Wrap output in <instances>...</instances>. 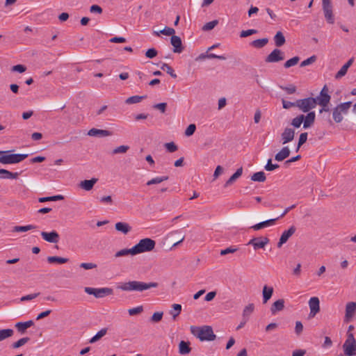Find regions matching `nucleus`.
Here are the masks:
<instances>
[{"label": "nucleus", "mask_w": 356, "mask_h": 356, "mask_svg": "<svg viewBox=\"0 0 356 356\" xmlns=\"http://www.w3.org/2000/svg\"><path fill=\"white\" fill-rule=\"evenodd\" d=\"M129 149V147L127 145H120L113 150V154H117L126 153Z\"/></svg>", "instance_id": "obj_50"}, {"label": "nucleus", "mask_w": 356, "mask_h": 356, "mask_svg": "<svg viewBox=\"0 0 356 356\" xmlns=\"http://www.w3.org/2000/svg\"><path fill=\"white\" fill-rule=\"evenodd\" d=\"M316 114L314 111L308 112L307 115H305V120H303V128L307 129L310 127L314 122Z\"/></svg>", "instance_id": "obj_22"}, {"label": "nucleus", "mask_w": 356, "mask_h": 356, "mask_svg": "<svg viewBox=\"0 0 356 356\" xmlns=\"http://www.w3.org/2000/svg\"><path fill=\"white\" fill-rule=\"evenodd\" d=\"M280 88L289 95L293 94L296 91V87L293 85H290L289 86H280Z\"/></svg>", "instance_id": "obj_58"}, {"label": "nucleus", "mask_w": 356, "mask_h": 356, "mask_svg": "<svg viewBox=\"0 0 356 356\" xmlns=\"http://www.w3.org/2000/svg\"><path fill=\"white\" fill-rule=\"evenodd\" d=\"M237 248H235L234 246H230L229 248H227L226 249H224V250H222L220 251V255L222 256H224V255H226L227 254H230V253H234L237 251Z\"/></svg>", "instance_id": "obj_57"}, {"label": "nucleus", "mask_w": 356, "mask_h": 356, "mask_svg": "<svg viewBox=\"0 0 356 356\" xmlns=\"http://www.w3.org/2000/svg\"><path fill=\"white\" fill-rule=\"evenodd\" d=\"M10 150L2 151L0 155V163L2 164L19 163L28 157L27 154H10Z\"/></svg>", "instance_id": "obj_3"}, {"label": "nucleus", "mask_w": 356, "mask_h": 356, "mask_svg": "<svg viewBox=\"0 0 356 356\" xmlns=\"http://www.w3.org/2000/svg\"><path fill=\"white\" fill-rule=\"evenodd\" d=\"M243 172V168L241 167L230 177V178L225 182V187L232 185L238 177H240Z\"/></svg>", "instance_id": "obj_31"}, {"label": "nucleus", "mask_w": 356, "mask_h": 356, "mask_svg": "<svg viewBox=\"0 0 356 356\" xmlns=\"http://www.w3.org/2000/svg\"><path fill=\"white\" fill-rule=\"evenodd\" d=\"M47 262L49 264H54L57 263L59 264H63L67 263L69 259L67 258L57 257V256H49L47 258Z\"/></svg>", "instance_id": "obj_32"}, {"label": "nucleus", "mask_w": 356, "mask_h": 356, "mask_svg": "<svg viewBox=\"0 0 356 356\" xmlns=\"http://www.w3.org/2000/svg\"><path fill=\"white\" fill-rule=\"evenodd\" d=\"M156 242L149 238H145L139 241V242L134 246V252L136 255L153 250L155 248Z\"/></svg>", "instance_id": "obj_4"}, {"label": "nucleus", "mask_w": 356, "mask_h": 356, "mask_svg": "<svg viewBox=\"0 0 356 356\" xmlns=\"http://www.w3.org/2000/svg\"><path fill=\"white\" fill-rule=\"evenodd\" d=\"M30 340V338L29 337H24V338H22L20 339H19L18 341H17L16 342L13 343L12 344V347L13 348H18L22 346H24L25 343H26L29 341Z\"/></svg>", "instance_id": "obj_48"}, {"label": "nucleus", "mask_w": 356, "mask_h": 356, "mask_svg": "<svg viewBox=\"0 0 356 356\" xmlns=\"http://www.w3.org/2000/svg\"><path fill=\"white\" fill-rule=\"evenodd\" d=\"M175 31L174 29L165 26L163 29L160 31V33L165 35H174Z\"/></svg>", "instance_id": "obj_56"}, {"label": "nucleus", "mask_w": 356, "mask_h": 356, "mask_svg": "<svg viewBox=\"0 0 356 356\" xmlns=\"http://www.w3.org/2000/svg\"><path fill=\"white\" fill-rule=\"evenodd\" d=\"M33 324L34 323L32 320L26 322H18L15 324V327L19 332L23 334L27 328L31 327Z\"/></svg>", "instance_id": "obj_28"}, {"label": "nucleus", "mask_w": 356, "mask_h": 356, "mask_svg": "<svg viewBox=\"0 0 356 356\" xmlns=\"http://www.w3.org/2000/svg\"><path fill=\"white\" fill-rule=\"evenodd\" d=\"M63 199H64V197L63 195H54V196L40 197V198H39L38 201L40 202H49V201L61 200Z\"/></svg>", "instance_id": "obj_43"}, {"label": "nucleus", "mask_w": 356, "mask_h": 356, "mask_svg": "<svg viewBox=\"0 0 356 356\" xmlns=\"http://www.w3.org/2000/svg\"><path fill=\"white\" fill-rule=\"evenodd\" d=\"M268 42V38H261L253 40L250 44L257 49L264 47Z\"/></svg>", "instance_id": "obj_37"}, {"label": "nucleus", "mask_w": 356, "mask_h": 356, "mask_svg": "<svg viewBox=\"0 0 356 356\" xmlns=\"http://www.w3.org/2000/svg\"><path fill=\"white\" fill-rule=\"evenodd\" d=\"M290 153L291 152L288 146L283 147L282 149L275 154V159L277 161H282L288 158Z\"/></svg>", "instance_id": "obj_24"}, {"label": "nucleus", "mask_w": 356, "mask_h": 356, "mask_svg": "<svg viewBox=\"0 0 356 356\" xmlns=\"http://www.w3.org/2000/svg\"><path fill=\"white\" fill-rule=\"evenodd\" d=\"M40 234L42 238L49 243H57L60 239L59 234L54 230L50 232H42Z\"/></svg>", "instance_id": "obj_14"}, {"label": "nucleus", "mask_w": 356, "mask_h": 356, "mask_svg": "<svg viewBox=\"0 0 356 356\" xmlns=\"http://www.w3.org/2000/svg\"><path fill=\"white\" fill-rule=\"evenodd\" d=\"M84 291L89 295H93L97 298H103L113 293V290L111 288L107 287L99 289L85 287Z\"/></svg>", "instance_id": "obj_7"}, {"label": "nucleus", "mask_w": 356, "mask_h": 356, "mask_svg": "<svg viewBox=\"0 0 356 356\" xmlns=\"http://www.w3.org/2000/svg\"><path fill=\"white\" fill-rule=\"evenodd\" d=\"M173 310L170 312V314L172 316L173 319L175 320L176 317L179 315L181 311V305L179 304L172 305Z\"/></svg>", "instance_id": "obj_44"}, {"label": "nucleus", "mask_w": 356, "mask_h": 356, "mask_svg": "<svg viewBox=\"0 0 356 356\" xmlns=\"http://www.w3.org/2000/svg\"><path fill=\"white\" fill-rule=\"evenodd\" d=\"M165 147L169 152H175L177 150L178 147L173 142L166 143L164 145Z\"/></svg>", "instance_id": "obj_53"}, {"label": "nucleus", "mask_w": 356, "mask_h": 356, "mask_svg": "<svg viewBox=\"0 0 356 356\" xmlns=\"http://www.w3.org/2000/svg\"><path fill=\"white\" fill-rule=\"evenodd\" d=\"M161 69L165 71L168 74L170 75L171 77L174 79L177 78V74H175L174 70L168 64L163 63L161 65Z\"/></svg>", "instance_id": "obj_45"}, {"label": "nucleus", "mask_w": 356, "mask_h": 356, "mask_svg": "<svg viewBox=\"0 0 356 356\" xmlns=\"http://www.w3.org/2000/svg\"><path fill=\"white\" fill-rule=\"evenodd\" d=\"M90 11L92 13L102 14L103 10L99 6L95 4L90 6Z\"/></svg>", "instance_id": "obj_63"}, {"label": "nucleus", "mask_w": 356, "mask_h": 356, "mask_svg": "<svg viewBox=\"0 0 356 356\" xmlns=\"http://www.w3.org/2000/svg\"><path fill=\"white\" fill-rule=\"evenodd\" d=\"M153 108L159 110L162 113L165 112L167 104L165 102L154 104Z\"/></svg>", "instance_id": "obj_60"}, {"label": "nucleus", "mask_w": 356, "mask_h": 356, "mask_svg": "<svg viewBox=\"0 0 356 356\" xmlns=\"http://www.w3.org/2000/svg\"><path fill=\"white\" fill-rule=\"evenodd\" d=\"M307 136H308V134L307 132L301 133L300 134L299 140H298L299 147H301L304 143H306V141L307 140Z\"/></svg>", "instance_id": "obj_61"}, {"label": "nucleus", "mask_w": 356, "mask_h": 356, "mask_svg": "<svg viewBox=\"0 0 356 356\" xmlns=\"http://www.w3.org/2000/svg\"><path fill=\"white\" fill-rule=\"evenodd\" d=\"M322 7L324 13V16L329 24L334 23V17L332 11V5L331 0H322Z\"/></svg>", "instance_id": "obj_8"}, {"label": "nucleus", "mask_w": 356, "mask_h": 356, "mask_svg": "<svg viewBox=\"0 0 356 356\" xmlns=\"http://www.w3.org/2000/svg\"><path fill=\"white\" fill-rule=\"evenodd\" d=\"M157 55V51L154 48L149 49L146 53L145 56L148 58H153Z\"/></svg>", "instance_id": "obj_62"}, {"label": "nucleus", "mask_w": 356, "mask_h": 356, "mask_svg": "<svg viewBox=\"0 0 356 356\" xmlns=\"http://www.w3.org/2000/svg\"><path fill=\"white\" fill-rule=\"evenodd\" d=\"M314 99L316 102V106L318 104L320 106H324L329 104L331 97L329 94L320 93L319 95Z\"/></svg>", "instance_id": "obj_20"}, {"label": "nucleus", "mask_w": 356, "mask_h": 356, "mask_svg": "<svg viewBox=\"0 0 356 356\" xmlns=\"http://www.w3.org/2000/svg\"><path fill=\"white\" fill-rule=\"evenodd\" d=\"M115 228L118 232H122L124 234H127L131 230V227L127 222H124L115 223Z\"/></svg>", "instance_id": "obj_25"}, {"label": "nucleus", "mask_w": 356, "mask_h": 356, "mask_svg": "<svg viewBox=\"0 0 356 356\" xmlns=\"http://www.w3.org/2000/svg\"><path fill=\"white\" fill-rule=\"evenodd\" d=\"M273 40H274L275 46L277 47H280L283 46L286 42L285 37H284V34L282 33V32H281V31H277L276 33V34L275 35V36L273 38Z\"/></svg>", "instance_id": "obj_30"}, {"label": "nucleus", "mask_w": 356, "mask_h": 356, "mask_svg": "<svg viewBox=\"0 0 356 356\" xmlns=\"http://www.w3.org/2000/svg\"><path fill=\"white\" fill-rule=\"evenodd\" d=\"M145 98H146L145 95H144V96L134 95V96H131V97L127 98L125 100V103L127 104H137Z\"/></svg>", "instance_id": "obj_40"}, {"label": "nucleus", "mask_w": 356, "mask_h": 356, "mask_svg": "<svg viewBox=\"0 0 356 356\" xmlns=\"http://www.w3.org/2000/svg\"><path fill=\"white\" fill-rule=\"evenodd\" d=\"M279 168V165L277 164H273L271 159H269L268 160V162L266 165H265L264 168L267 171H273L277 168Z\"/></svg>", "instance_id": "obj_52"}, {"label": "nucleus", "mask_w": 356, "mask_h": 356, "mask_svg": "<svg viewBox=\"0 0 356 356\" xmlns=\"http://www.w3.org/2000/svg\"><path fill=\"white\" fill-rule=\"evenodd\" d=\"M300 60V58L298 56H294L289 60H286L285 63L284 64V67L285 68H289L291 67H293L298 63Z\"/></svg>", "instance_id": "obj_46"}, {"label": "nucleus", "mask_w": 356, "mask_h": 356, "mask_svg": "<svg viewBox=\"0 0 356 356\" xmlns=\"http://www.w3.org/2000/svg\"><path fill=\"white\" fill-rule=\"evenodd\" d=\"M191 332L195 337L199 339L201 341H213L216 338V335L213 333L211 326H191Z\"/></svg>", "instance_id": "obj_2"}, {"label": "nucleus", "mask_w": 356, "mask_h": 356, "mask_svg": "<svg viewBox=\"0 0 356 356\" xmlns=\"http://www.w3.org/2000/svg\"><path fill=\"white\" fill-rule=\"evenodd\" d=\"M266 175L262 171L255 172L251 177V180L254 181L264 182L266 181Z\"/></svg>", "instance_id": "obj_36"}, {"label": "nucleus", "mask_w": 356, "mask_h": 356, "mask_svg": "<svg viewBox=\"0 0 356 356\" xmlns=\"http://www.w3.org/2000/svg\"><path fill=\"white\" fill-rule=\"evenodd\" d=\"M168 179V176H162V177H156L154 178H152V179L149 180L147 183V186H151L153 184H158L163 181H166Z\"/></svg>", "instance_id": "obj_41"}, {"label": "nucleus", "mask_w": 356, "mask_h": 356, "mask_svg": "<svg viewBox=\"0 0 356 356\" xmlns=\"http://www.w3.org/2000/svg\"><path fill=\"white\" fill-rule=\"evenodd\" d=\"M269 243V239L267 237L253 238L249 242L248 245H252L254 250L259 248H264L266 245Z\"/></svg>", "instance_id": "obj_12"}, {"label": "nucleus", "mask_w": 356, "mask_h": 356, "mask_svg": "<svg viewBox=\"0 0 356 356\" xmlns=\"http://www.w3.org/2000/svg\"><path fill=\"white\" fill-rule=\"evenodd\" d=\"M108 328H102L93 337H92L89 342L90 343H94L99 341L101 338L105 336L107 333Z\"/></svg>", "instance_id": "obj_35"}, {"label": "nucleus", "mask_w": 356, "mask_h": 356, "mask_svg": "<svg viewBox=\"0 0 356 356\" xmlns=\"http://www.w3.org/2000/svg\"><path fill=\"white\" fill-rule=\"evenodd\" d=\"M284 59V54L279 49H275L265 58L266 63H277Z\"/></svg>", "instance_id": "obj_9"}, {"label": "nucleus", "mask_w": 356, "mask_h": 356, "mask_svg": "<svg viewBox=\"0 0 356 356\" xmlns=\"http://www.w3.org/2000/svg\"><path fill=\"white\" fill-rule=\"evenodd\" d=\"M97 180L98 179L97 178H92L91 179L89 180L86 179L81 181L79 184V186L81 188L84 189L85 191H89L93 188L94 185L97 183Z\"/></svg>", "instance_id": "obj_26"}, {"label": "nucleus", "mask_w": 356, "mask_h": 356, "mask_svg": "<svg viewBox=\"0 0 356 356\" xmlns=\"http://www.w3.org/2000/svg\"><path fill=\"white\" fill-rule=\"evenodd\" d=\"M356 312V302H349L346 305L344 321L348 323Z\"/></svg>", "instance_id": "obj_11"}, {"label": "nucleus", "mask_w": 356, "mask_h": 356, "mask_svg": "<svg viewBox=\"0 0 356 356\" xmlns=\"http://www.w3.org/2000/svg\"><path fill=\"white\" fill-rule=\"evenodd\" d=\"M352 105V102H346L338 104L332 110V118L336 123L342 122L343 114H347Z\"/></svg>", "instance_id": "obj_5"}, {"label": "nucleus", "mask_w": 356, "mask_h": 356, "mask_svg": "<svg viewBox=\"0 0 356 356\" xmlns=\"http://www.w3.org/2000/svg\"><path fill=\"white\" fill-rule=\"evenodd\" d=\"M190 344L189 341H181L179 343V353L182 355L190 353L191 351Z\"/></svg>", "instance_id": "obj_27"}, {"label": "nucleus", "mask_w": 356, "mask_h": 356, "mask_svg": "<svg viewBox=\"0 0 356 356\" xmlns=\"http://www.w3.org/2000/svg\"><path fill=\"white\" fill-rule=\"evenodd\" d=\"M159 286L157 282H143L139 281H129L122 283L118 286L123 291H138L142 292L151 288H156Z\"/></svg>", "instance_id": "obj_1"}, {"label": "nucleus", "mask_w": 356, "mask_h": 356, "mask_svg": "<svg viewBox=\"0 0 356 356\" xmlns=\"http://www.w3.org/2000/svg\"><path fill=\"white\" fill-rule=\"evenodd\" d=\"M316 106L314 97H307L296 100V107L304 113L310 112Z\"/></svg>", "instance_id": "obj_6"}, {"label": "nucleus", "mask_w": 356, "mask_h": 356, "mask_svg": "<svg viewBox=\"0 0 356 356\" xmlns=\"http://www.w3.org/2000/svg\"><path fill=\"white\" fill-rule=\"evenodd\" d=\"M129 254L136 255L135 252H134V247H132L130 249L125 248V249H122V250L118 251L115 254V257H120L127 256Z\"/></svg>", "instance_id": "obj_38"}, {"label": "nucleus", "mask_w": 356, "mask_h": 356, "mask_svg": "<svg viewBox=\"0 0 356 356\" xmlns=\"http://www.w3.org/2000/svg\"><path fill=\"white\" fill-rule=\"evenodd\" d=\"M37 227L33 225H28L26 226H15L13 228V232H24L35 229Z\"/></svg>", "instance_id": "obj_34"}, {"label": "nucleus", "mask_w": 356, "mask_h": 356, "mask_svg": "<svg viewBox=\"0 0 356 356\" xmlns=\"http://www.w3.org/2000/svg\"><path fill=\"white\" fill-rule=\"evenodd\" d=\"M316 56L315 55H313L309 58H307L306 60H303L302 62H301L300 66L301 67H303L309 65L313 64L314 62H316Z\"/></svg>", "instance_id": "obj_49"}, {"label": "nucleus", "mask_w": 356, "mask_h": 356, "mask_svg": "<svg viewBox=\"0 0 356 356\" xmlns=\"http://www.w3.org/2000/svg\"><path fill=\"white\" fill-rule=\"evenodd\" d=\"M354 58H351L348 60V62L344 64L341 68L338 71V72L335 74V79H339L346 75L348 68L352 65L353 63Z\"/></svg>", "instance_id": "obj_23"}, {"label": "nucleus", "mask_w": 356, "mask_h": 356, "mask_svg": "<svg viewBox=\"0 0 356 356\" xmlns=\"http://www.w3.org/2000/svg\"><path fill=\"white\" fill-rule=\"evenodd\" d=\"M257 31L255 29H248L245 31H242L240 33L241 38H246L248 36H250L252 34L257 33Z\"/></svg>", "instance_id": "obj_59"}, {"label": "nucleus", "mask_w": 356, "mask_h": 356, "mask_svg": "<svg viewBox=\"0 0 356 356\" xmlns=\"http://www.w3.org/2000/svg\"><path fill=\"white\" fill-rule=\"evenodd\" d=\"M218 24V20L217 19H215V20H213V21H211L209 22H207L206 23L202 28V29L204 31H211L213 29H214V27L216 26H217Z\"/></svg>", "instance_id": "obj_47"}, {"label": "nucleus", "mask_w": 356, "mask_h": 356, "mask_svg": "<svg viewBox=\"0 0 356 356\" xmlns=\"http://www.w3.org/2000/svg\"><path fill=\"white\" fill-rule=\"evenodd\" d=\"M278 219H279V218L269 219V220L261 222L259 223H257V224H256L254 225H252L251 227V228L253 229L254 231H258V230L261 229H263L264 227H268V226H272V225H275L276 220H277Z\"/></svg>", "instance_id": "obj_19"}, {"label": "nucleus", "mask_w": 356, "mask_h": 356, "mask_svg": "<svg viewBox=\"0 0 356 356\" xmlns=\"http://www.w3.org/2000/svg\"><path fill=\"white\" fill-rule=\"evenodd\" d=\"M163 313L162 312H157L154 313L151 317V321L154 323L159 322L160 321H161V319L163 318Z\"/></svg>", "instance_id": "obj_55"}, {"label": "nucleus", "mask_w": 356, "mask_h": 356, "mask_svg": "<svg viewBox=\"0 0 356 356\" xmlns=\"http://www.w3.org/2000/svg\"><path fill=\"white\" fill-rule=\"evenodd\" d=\"M296 231V227L294 225L291 226L288 230L284 231L281 235L280 241L277 243V247L281 248L284 243H286L289 238L295 233Z\"/></svg>", "instance_id": "obj_15"}, {"label": "nucleus", "mask_w": 356, "mask_h": 356, "mask_svg": "<svg viewBox=\"0 0 356 356\" xmlns=\"http://www.w3.org/2000/svg\"><path fill=\"white\" fill-rule=\"evenodd\" d=\"M273 293V288L267 285L264 286L262 290L263 303H266L271 298Z\"/></svg>", "instance_id": "obj_29"}, {"label": "nucleus", "mask_w": 356, "mask_h": 356, "mask_svg": "<svg viewBox=\"0 0 356 356\" xmlns=\"http://www.w3.org/2000/svg\"><path fill=\"white\" fill-rule=\"evenodd\" d=\"M304 118L305 115L302 114L296 116L291 120V126L296 129L300 127L302 123H303V120H305Z\"/></svg>", "instance_id": "obj_39"}, {"label": "nucleus", "mask_w": 356, "mask_h": 356, "mask_svg": "<svg viewBox=\"0 0 356 356\" xmlns=\"http://www.w3.org/2000/svg\"><path fill=\"white\" fill-rule=\"evenodd\" d=\"M343 349L344 351V354L346 355L347 356L356 355V342H344V343L343 344Z\"/></svg>", "instance_id": "obj_17"}, {"label": "nucleus", "mask_w": 356, "mask_h": 356, "mask_svg": "<svg viewBox=\"0 0 356 356\" xmlns=\"http://www.w3.org/2000/svg\"><path fill=\"white\" fill-rule=\"evenodd\" d=\"M196 130V126L195 124H191L188 126L185 131V135L186 136H192Z\"/></svg>", "instance_id": "obj_54"}, {"label": "nucleus", "mask_w": 356, "mask_h": 356, "mask_svg": "<svg viewBox=\"0 0 356 356\" xmlns=\"http://www.w3.org/2000/svg\"><path fill=\"white\" fill-rule=\"evenodd\" d=\"M143 311V307L142 305L131 308L128 309V313L130 316H134L140 314Z\"/></svg>", "instance_id": "obj_51"}, {"label": "nucleus", "mask_w": 356, "mask_h": 356, "mask_svg": "<svg viewBox=\"0 0 356 356\" xmlns=\"http://www.w3.org/2000/svg\"><path fill=\"white\" fill-rule=\"evenodd\" d=\"M295 130L290 127H286L281 134V142L282 145H285L291 142L295 137Z\"/></svg>", "instance_id": "obj_10"}, {"label": "nucleus", "mask_w": 356, "mask_h": 356, "mask_svg": "<svg viewBox=\"0 0 356 356\" xmlns=\"http://www.w3.org/2000/svg\"><path fill=\"white\" fill-rule=\"evenodd\" d=\"M88 135L90 136L106 137L111 136L112 133L108 130L92 128L88 131Z\"/></svg>", "instance_id": "obj_18"}, {"label": "nucleus", "mask_w": 356, "mask_h": 356, "mask_svg": "<svg viewBox=\"0 0 356 356\" xmlns=\"http://www.w3.org/2000/svg\"><path fill=\"white\" fill-rule=\"evenodd\" d=\"M171 44L173 46V52L175 53H181L184 50V47L182 45V42L179 36L172 35L170 38Z\"/></svg>", "instance_id": "obj_16"}, {"label": "nucleus", "mask_w": 356, "mask_h": 356, "mask_svg": "<svg viewBox=\"0 0 356 356\" xmlns=\"http://www.w3.org/2000/svg\"><path fill=\"white\" fill-rule=\"evenodd\" d=\"M254 305L253 303H250L245 306L243 311V318L249 320V317L254 312Z\"/></svg>", "instance_id": "obj_33"}, {"label": "nucleus", "mask_w": 356, "mask_h": 356, "mask_svg": "<svg viewBox=\"0 0 356 356\" xmlns=\"http://www.w3.org/2000/svg\"><path fill=\"white\" fill-rule=\"evenodd\" d=\"M14 332L12 329L0 330V341L13 336Z\"/></svg>", "instance_id": "obj_42"}, {"label": "nucleus", "mask_w": 356, "mask_h": 356, "mask_svg": "<svg viewBox=\"0 0 356 356\" xmlns=\"http://www.w3.org/2000/svg\"><path fill=\"white\" fill-rule=\"evenodd\" d=\"M284 309V300L279 299L274 302L270 307V312L273 315L277 314V312L282 311Z\"/></svg>", "instance_id": "obj_21"}, {"label": "nucleus", "mask_w": 356, "mask_h": 356, "mask_svg": "<svg viewBox=\"0 0 356 356\" xmlns=\"http://www.w3.org/2000/svg\"><path fill=\"white\" fill-rule=\"evenodd\" d=\"M26 67L23 65H16L12 67V71L18 72L19 73H23L26 71Z\"/></svg>", "instance_id": "obj_64"}, {"label": "nucleus", "mask_w": 356, "mask_h": 356, "mask_svg": "<svg viewBox=\"0 0 356 356\" xmlns=\"http://www.w3.org/2000/svg\"><path fill=\"white\" fill-rule=\"evenodd\" d=\"M309 306L310 309L309 316L314 317L320 311V301L318 298L312 297L309 300Z\"/></svg>", "instance_id": "obj_13"}]
</instances>
